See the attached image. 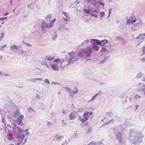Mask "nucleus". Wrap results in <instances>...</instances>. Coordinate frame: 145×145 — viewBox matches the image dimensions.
<instances>
[{
	"instance_id": "f257e3e1",
	"label": "nucleus",
	"mask_w": 145,
	"mask_h": 145,
	"mask_svg": "<svg viewBox=\"0 0 145 145\" xmlns=\"http://www.w3.org/2000/svg\"><path fill=\"white\" fill-rule=\"evenodd\" d=\"M130 132V134L132 135H136L133 139L131 138V136H130L129 137L130 140L132 142L133 144H136L137 143L141 142L143 137V136L142 133H139L137 134L136 132L133 130H131Z\"/></svg>"
},
{
	"instance_id": "f03ea898",
	"label": "nucleus",
	"mask_w": 145,
	"mask_h": 145,
	"mask_svg": "<svg viewBox=\"0 0 145 145\" xmlns=\"http://www.w3.org/2000/svg\"><path fill=\"white\" fill-rule=\"evenodd\" d=\"M25 137V134H23L21 135H18L17 136V140L15 143L16 145H23L27 141V139L26 137L23 142V140Z\"/></svg>"
},
{
	"instance_id": "7ed1b4c3",
	"label": "nucleus",
	"mask_w": 145,
	"mask_h": 145,
	"mask_svg": "<svg viewBox=\"0 0 145 145\" xmlns=\"http://www.w3.org/2000/svg\"><path fill=\"white\" fill-rule=\"evenodd\" d=\"M92 50L91 48L88 47L85 50L83 53V57L84 59H86V61L89 60V62H92L93 61L91 59L90 55L91 54Z\"/></svg>"
},
{
	"instance_id": "20e7f679",
	"label": "nucleus",
	"mask_w": 145,
	"mask_h": 145,
	"mask_svg": "<svg viewBox=\"0 0 145 145\" xmlns=\"http://www.w3.org/2000/svg\"><path fill=\"white\" fill-rule=\"evenodd\" d=\"M76 52H72L70 53H68L69 55V61L70 63L73 62L74 61H77L78 59V58L75 55Z\"/></svg>"
},
{
	"instance_id": "39448f33",
	"label": "nucleus",
	"mask_w": 145,
	"mask_h": 145,
	"mask_svg": "<svg viewBox=\"0 0 145 145\" xmlns=\"http://www.w3.org/2000/svg\"><path fill=\"white\" fill-rule=\"evenodd\" d=\"M51 27L49 24V23L48 24L44 20L42 21L41 26V31H44L45 28L50 29Z\"/></svg>"
},
{
	"instance_id": "423d86ee",
	"label": "nucleus",
	"mask_w": 145,
	"mask_h": 145,
	"mask_svg": "<svg viewBox=\"0 0 145 145\" xmlns=\"http://www.w3.org/2000/svg\"><path fill=\"white\" fill-rule=\"evenodd\" d=\"M24 115H21L18 118L17 120V123L18 124L21 126H23L24 125L22 121V120L24 119Z\"/></svg>"
},
{
	"instance_id": "0eeeda50",
	"label": "nucleus",
	"mask_w": 145,
	"mask_h": 145,
	"mask_svg": "<svg viewBox=\"0 0 145 145\" xmlns=\"http://www.w3.org/2000/svg\"><path fill=\"white\" fill-rule=\"evenodd\" d=\"M115 134L116 136V139L117 140H118L120 141V142H121V141L122 137L120 133L118 131L116 132Z\"/></svg>"
},
{
	"instance_id": "6e6552de",
	"label": "nucleus",
	"mask_w": 145,
	"mask_h": 145,
	"mask_svg": "<svg viewBox=\"0 0 145 145\" xmlns=\"http://www.w3.org/2000/svg\"><path fill=\"white\" fill-rule=\"evenodd\" d=\"M136 21V19L135 18L131 17L128 19L127 20V24H129L130 23H133Z\"/></svg>"
},
{
	"instance_id": "1a4fd4ad",
	"label": "nucleus",
	"mask_w": 145,
	"mask_h": 145,
	"mask_svg": "<svg viewBox=\"0 0 145 145\" xmlns=\"http://www.w3.org/2000/svg\"><path fill=\"white\" fill-rule=\"evenodd\" d=\"M47 60L45 57V58H44L41 61V63L42 64L45 65L47 67L50 69V66L49 65H48Z\"/></svg>"
},
{
	"instance_id": "9d476101",
	"label": "nucleus",
	"mask_w": 145,
	"mask_h": 145,
	"mask_svg": "<svg viewBox=\"0 0 145 145\" xmlns=\"http://www.w3.org/2000/svg\"><path fill=\"white\" fill-rule=\"evenodd\" d=\"M76 112H71L69 115V119L71 120H73L76 118Z\"/></svg>"
},
{
	"instance_id": "9b49d317",
	"label": "nucleus",
	"mask_w": 145,
	"mask_h": 145,
	"mask_svg": "<svg viewBox=\"0 0 145 145\" xmlns=\"http://www.w3.org/2000/svg\"><path fill=\"white\" fill-rule=\"evenodd\" d=\"M90 40L92 42H95L97 44L101 45L102 44L101 41L97 39H91Z\"/></svg>"
},
{
	"instance_id": "f8f14e48",
	"label": "nucleus",
	"mask_w": 145,
	"mask_h": 145,
	"mask_svg": "<svg viewBox=\"0 0 145 145\" xmlns=\"http://www.w3.org/2000/svg\"><path fill=\"white\" fill-rule=\"evenodd\" d=\"M88 118L86 117L83 116H80L79 120L81 122L84 123L88 120Z\"/></svg>"
},
{
	"instance_id": "ddd939ff",
	"label": "nucleus",
	"mask_w": 145,
	"mask_h": 145,
	"mask_svg": "<svg viewBox=\"0 0 145 145\" xmlns=\"http://www.w3.org/2000/svg\"><path fill=\"white\" fill-rule=\"evenodd\" d=\"M28 80L30 82H36V80H40L42 81V78H30Z\"/></svg>"
},
{
	"instance_id": "4468645a",
	"label": "nucleus",
	"mask_w": 145,
	"mask_h": 145,
	"mask_svg": "<svg viewBox=\"0 0 145 145\" xmlns=\"http://www.w3.org/2000/svg\"><path fill=\"white\" fill-rule=\"evenodd\" d=\"M8 137V139L9 140L11 141L12 140L13 138V135L12 133H8L7 134Z\"/></svg>"
},
{
	"instance_id": "2eb2a0df",
	"label": "nucleus",
	"mask_w": 145,
	"mask_h": 145,
	"mask_svg": "<svg viewBox=\"0 0 145 145\" xmlns=\"http://www.w3.org/2000/svg\"><path fill=\"white\" fill-rule=\"evenodd\" d=\"M58 63H57V65H56L54 63L52 65H51L50 67L53 70L55 71H57L58 70V67L57 66Z\"/></svg>"
},
{
	"instance_id": "dca6fc26",
	"label": "nucleus",
	"mask_w": 145,
	"mask_h": 145,
	"mask_svg": "<svg viewBox=\"0 0 145 145\" xmlns=\"http://www.w3.org/2000/svg\"><path fill=\"white\" fill-rule=\"evenodd\" d=\"M76 90L75 91H71L70 92H69V95L70 97H73L74 95L78 91V90L77 88H76Z\"/></svg>"
},
{
	"instance_id": "f3484780",
	"label": "nucleus",
	"mask_w": 145,
	"mask_h": 145,
	"mask_svg": "<svg viewBox=\"0 0 145 145\" xmlns=\"http://www.w3.org/2000/svg\"><path fill=\"white\" fill-rule=\"evenodd\" d=\"M88 3L94 5H96L97 3L96 0H87Z\"/></svg>"
},
{
	"instance_id": "a211bd4d",
	"label": "nucleus",
	"mask_w": 145,
	"mask_h": 145,
	"mask_svg": "<svg viewBox=\"0 0 145 145\" xmlns=\"http://www.w3.org/2000/svg\"><path fill=\"white\" fill-rule=\"evenodd\" d=\"M101 93V91H99V93H97L96 94H95L94 96H93L91 99L89 101H88V102H91V101H93L94 99H95V98L96 97H97V96L99 95L100 94H99V93Z\"/></svg>"
},
{
	"instance_id": "6ab92c4d",
	"label": "nucleus",
	"mask_w": 145,
	"mask_h": 145,
	"mask_svg": "<svg viewBox=\"0 0 145 145\" xmlns=\"http://www.w3.org/2000/svg\"><path fill=\"white\" fill-rule=\"evenodd\" d=\"M19 47L16 46L15 45H14L12 46L10 48V49L11 50H14L15 49L19 50Z\"/></svg>"
},
{
	"instance_id": "aec40b11",
	"label": "nucleus",
	"mask_w": 145,
	"mask_h": 145,
	"mask_svg": "<svg viewBox=\"0 0 145 145\" xmlns=\"http://www.w3.org/2000/svg\"><path fill=\"white\" fill-rule=\"evenodd\" d=\"M21 113L19 111V110H15V112H14V115L15 117H18L21 116L20 115Z\"/></svg>"
},
{
	"instance_id": "412c9836",
	"label": "nucleus",
	"mask_w": 145,
	"mask_h": 145,
	"mask_svg": "<svg viewBox=\"0 0 145 145\" xmlns=\"http://www.w3.org/2000/svg\"><path fill=\"white\" fill-rule=\"evenodd\" d=\"M45 57L46 58V59L48 61L53 60L54 58V56H52L50 55L46 56Z\"/></svg>"
},
{
	"instance_id": "4be33fe9",
	"label": "nucleus",
	"mask_w": 145,
	"mask_h": 145,
	"mask_svg": "<svg viewBox=\"0 0 145 145\" xmlns=\"http://www.w3.org/2000/svg\"><path fill=\"white\" fill-rule=\"evenodd\" d=\"M144 36H145V33L144 34H142L139 35V36L137 37L136 39H138L139 38H140L142 40H143L144 38Z\"/></svg>"
},
{
	"instance_id": "5701e85b",
	"label": "nucleus",
	"mask_w": 145,
	"mask_h": 145,
	"mask_svg": "<svg viewBox=\"0 0 145 145\" xmlns=\"http://www.w3.org/2000/svg\"><path fill=\"white\" fill-rule=\"evenodd\" d=\"M56 20V18H54L53 20H51L50 22H49V24L51 26V27H53V26L54 25V23L55 21Z\"/></svg>"
},
{
	"instance_id": "b1692460",
	"label": "nucleus",
	"mask_w": 145,
	"mask_h": 145,
	"mask_svg": "<svg viewBox=\"0 0 145 145\" xmlns=\"http://www.w3.org/2000/svg\"><path fill=\"white\" fill-rule=\"evenodd\" d=\"M92 46L94 51H97L99 49V47L95 45H92Z\"/></svg>"
},
{
	"instance_id": "393cba45",
	"label": "nucleus",
	"mask_w": 145,
	"mask_h": 145,
	"mask_svg": "<svg viewBox=\"0 0 145 145\" xmlns=\"http://www.w3.org/2000/svg\"><path fill=\"white\" fill-rule=\"evenodd\" d=\"M100 51L103 52H106L108 53L109 52V51L107 49V48L106 47H102L100 50Z\"/></svg>"
},
{
	"instance_id": "a878e982",
	"label": "nucleus",
	"mask_w": 145,
	"mask_h": 145,
	"mask_svg": "<svg viewBox=\"0 0 145 145\" xmlns=\"http://www.w3.org/2000/svg\"><path fill=\"white\" fill-rule=\"evenodd\" d=\"M63 138V137L62 136L57 137V138L56 139V140L57 141L59 142L62 140V139Z\"/></svg>"
},
{
	"instance_id": "bb28decb",
	"label": "nucleus",
	"mask_w": 145,
	"mask_h": 145,
	"mask_svg": "<svg viewBox=\"0 0 145 145\" xmlns=\"http://www.w3.org/2000/svg\"><path fill=\"white\" fill-rule=\"evenodd\" d=\"M89 41V39H87L84 40L82 44V46H84L86 44L88 43Z\"/></svg>"
},
{
	"instance_id": "cd10ccee",
	"label": "nucleus",
	"mask_w": 145,
	"mask_h": 145,
	"mask_svg": "<svg viewBox=\"0 0 145 145\" xmlns=\"http://www.w3.org/2000/svg\"><path fill=\"white\" fill-rule=\"evenodd\" d=\"M17 131L19 133L21 134L23 133L24 130H22L18 127L17 129Z\"/></svg>"
},
{
	"instance_id": "c85d7f7f",
	"label": "nucleus",
	"mask_w": 145,
	"mask_h": 145,
	"mask_svg": "<svg viewBox=\"0 0 145 145\" xmlns=\"http://www.w3.org/2000/svg\"><path fill=\"white\" fill-rule=\"evenodd\" d=\"M52 15L51 14H49L47 16L45 17L47 21L49 20L50 18L52 16Z\"/></svg>"
},
{
	"instance_id": "c756f323",
	"label": "nucleus",
	"mask_w": 145,
	"mask_h": 145,
	"mask_svg": "<svg viewBox=\"0 0 145 145\" xmlns=\"http://www.w3.org/2000/svg\"><path fill=\"white\" fill-rule=\"evenodd\" d=\"M89 113L88 112H86V113H84L83 114V116H85V117H86L88 119V118L89 116Z\"/></svg>"
},
{
	"instance_id": "7c9ffc66",
	"label": "nucleus",
	"mask_w": 145,
	"mask_h": 145,
	"mask_svg": "<svg viewBox=\"0 0 145 145\" xmlns=\"http://www.w3.org/2000/svg\"><path fill=\"white\" fill-rule=\"evenodd\" d=\"M142 73L141 72H139L137 74L136 77L137 78H139L142 77Z\"/></svg>"
},
{
	"instance_id": "2f4dec72",
	"label": "nucleus",
	"mask_w": 145,
	"mask_h": 145,
	"mask_svg": "<svg viewBox=\"0 0 145 145\" xmlns=\"http://www.w3.org/2000/svg\"><path fill=\"white\" fill-rule=\"evenodd\" d=\"M101 43H103L104 44L102 45V46H104V44L108 42V41L107 40H103L100 41Z\"/></svg>"
},
{
	"instance_id": "473e14b6",
	"label": "nucleus",
	"mask_w": 145,
	"mask_h": 145,
	"mask_svg": "<svg viewBox=\"0 0 145 145\" xmlns=\"http://www.w3.org/2000/svg\"><path fill=\"white\" fill-rule=\"evenodd\" d=\"M83 11L85 13L89 14L90 13L91 10H87L86 9H84Z\"/></svg>"
},
{
	"instance_id": "72a5a7b5",
	"label": "nucleus",
	"mask_w": 145,
	"mask_h": 145,
	"mask_svg": "<svg viewBox=\"0 0 145 145\" xmlns=\"http://www.w3.org/2000/svg\"><path fill=\"white\" fill-rule=\"evenodd\" d=\"M63 88H64L67 92H68L69 93V92H71V89L67 87H63Z\"/></svg>"
},
{
	"instance_id": "f704fd0d",
	"label": "nucleus",
	"mask_w": 145,
	"mask_h": 145,
	"mask_svg": "<svg viewBox=\"0 0 145 145\" xmlns=\"http://www.w3.org/2000/svg\"><path fill=\"white\" fill-rule=\"evenodd\" d=\"M99 10L97 9L95 10H92L91 11V12L92 13H93L94 14H97L99 12Z\"/></svg>"
},
{
	"instance_id": "c9c22d12",
	"label": "nucleus",
	"mask_w": 145,
	"mask_h": 145,
	"mask_svg": "<svg viewBox=\"0 0 145 145\" xmlns=\"http://www.w3.org/2000/svg\"><path fill=\"white\" fill-rule=\"evenodd\" d=\"M22 42L23 44H25L28 46L30 47L31 46V45L29 43H27L26 42H24V41H22Z\"/></svg>"
},
{
	"instance_id": "e433bc0d",
	"label": "nucleus",
	"mask_w": 145,
	"mask_h": 145,
	"mask_svg": "<svg viewBox=\"0 0 145 145\" xmlns=\"http://www.w3.org/2000/svg\"><path fill=\"white\" fill-rule=\"evenodd\" d=\"M63 13L65 15L66 18H69V17L68 15V14L67 12H63Z\"/></svg>"
},
{
	"instance_id": "4c0bfd02",
	"label": "nucleus",
	"mask_w": 145,
	"mask_h": 145,
	"mask_svg": "<svg viewBox=\"0 0 145 145\" xmlns=\"http://www.w3.org/2000/svg\"><path fill=\"white\" fill-rule=\"evenodd\" d=\"M19 53L20 54H26V52H25V51H23V50H20L19 52Z\"/></svg>"
},
{
	"instance_id": "58836bf2",
	"label": "nucleus",
	"mask_w": 145,
	"mask_h": 145,
	"mask_svg": "<svg viewBox=\"0 0 145 145\" xmlns=\"http://www.w3.org/2000/svg\"><path fill=\"white\" fill-rule=\"evenodd\" d=\"M98 1V2L100 5L104 6L105 5V4L101 1Z\"/></svg>"
},
{
	"instance_id": "ea45409f",
	"label": "nucleus",
	"mask_w": 145,
	"mask_h": 145,
	"mask_svg": "<svg viewBox=\"0 0 145 145\" xmlns=\"http://www.w3.org/2000/svg\"><path fill=\"white\" fill-rule=\"evenodd\" d=\"M29 130L27 129H25V130H24L23 133H26V135H29V133L28 132Z\"/></svg>"
},
{
	"instance_id": "a19ab883",
	"label": "nucleus",
	"mask_w": 145,
	"mask_h": 145,
	"mask_svg": "<svg viewBox=\"0 0 145 145\" xmlns=\"http://www.w3.org/2000/svg\"><path fill=\"white\" fill-rule=\"evenodd\" d=\"M77 57L79 56H82L83 57V53H82L80 52H78L77 54Z\"/></svg>"
},
{
	"instance_id": "79ce46f5",
	"label": "nucleus",
	"mask_w": 145,
	"mask_h": 145,
	"mask_svg": "<svg viewBox=\"0 0 145 145\" xmlns=\"http://www.w3.org/2000/svg\"><path fill=\"white\" fill-rule=\"evenodd\" d=\"M142 54L141 55V56H142L144 54H145V47L144 46L142 48Z\"/></svg>"
},
{
	"instance_id": "37998d69",
	"label": "nucleus",
	"mask_w": 145,
	"mask_h": 145,
	"mask_svg": "<svg viewBox=\"0 0 145 145\" xmlns=\"http://www.w3.org/2000/svg\"><path fill=\"white\" fill-rule=\"evenodd\" d=\"M92 129L91 127H89L87 131V133H89L90 132H91V131H92Z\"/></svg>"
},
{
	"instance_id": "c03bdc74",
	"label": "nucleus",
	"mask_w": 145,
	"mask_h": 145,
	"mask_svg": "<svg viewBox=\"0 0 145 145\" xmlns=\"http://www.w3.org/2000/svg\"><path fill=\"white\" fill-rule=\"evenodd\" d=\"M107 57H105L104 58H105L104 59L102 60L99 63H101V64L103 63L105 61V59H106L107 58Z\"/></svg>"
},
{
	"instance_id": "a18cd8bd",
	"label": "nucleus",
	"mask_w": 145,
	"mask_h": 145,
	"mask_svg": "<svg viewBox=\"0 0 145 145\" xmlns=\"http://www.w3.org/2000/svg\"><path fill=\"white\" fill-rule=\"evenodd\" d=\"M44 82L48 84H50V82L49 80L48 79H46L44 80Z\"/></svg>"
},
{
	"instance_id": "49530a36",
	"label": "nucleus",
	"mask_w": 145,
	"mask_h": 145,
	"mask_svg": "<svg viewBox=\"0 0 145 145\" xmlns=\"http://www.w3.org/2000/svg\"><path fill=\"white\" fill-rule=\"evenodd\" d=\"M134 97L136 99H138L141 97V96L139 95H136Z\"/></svg>"
},
{
	"instance_id": "de8ad7c7",
	"label": "nucleus",
	"mask_w": 145,
	"mask_h": 145,
	"mask_svg": "<svg viewBox=\"0 0 145 145\" xmlns=\"http://www.w3.org/2000/svg\"><path fill=\"white\" fill-rule=\"evenodd\" d=\"M62 123L63 124V125L64 126L66 125L67 124V122H65V121L64 120H62Z\"/></svg>"
},
{
	"instance_id": "09e8293b",
	"label": "nucleus",
	"mask_w": 145,
	"mask_h": 145,
	"mask_svg": "<svg viewBox=\"0 0 145 145\" xmlns=\"http://www.w3.org/2000/svg\"><path fill=\"white\" fill-rule=\"evenodd\" d=\"M26 52V54L27 53H28V54H29L28 55H31L32 54V52H31V51H30L29 50H27L26 51V52Z\"/></svg>"
},
{
	"instance_id": "8fccbe9b",
	"label": "nucleus",
	"mask_w": 145,
	"mask_h": 145,
	"mask_svg": "<svg viewBox=\"0 0 145 145\" xmlns=\"http://www.w3.org/2000/svg\"><path fill=\"white\" fill-rule=\"evenodd\" d=\"M100 14L101 17H102L105 15V13L104 12H100Z\"/></svg>"
},
{
	"instance_id": "3c124183",
	"label": "nucleus",
	"mask_w": 145,
	"mask_h": 145,
	"mask_svg": "<svg viewBox=\"0 0 145 145\" xmlns=\"http://www.w3.org/2000/svg\"><path fill=\"white\" fill-rule=\"evenodd\" d=\"M4 33L3 32L2 33H1V36L0 37V39L2 40L3 38V37L4 36Z\"/></svg>"
},
{
	"instance_id": "603ef678",
	"label": "nucleus",
	"mask_w": 145,
	"mask_h": 145,
	"mask_svg": "<svg viewBox=\"0 0 145 145\" xmlns=\"http://www.w3.org/2000/svg\"><path fill=\"white\" fill-rule=\"evenodd\" d=\"M140 61L141 62H145V57H143L142 59H140Z\"/></svg>"
},
{
	"instance_id": "864d4df0",
	"label": "nucleus",
	"mask_w": 145,
	"mask_h": 145,
	"mask_svg": "<svg viewBox=\"0 0 145 145\" xmlns=\"http://www.w3.org/2000/svg\"><path fill=\"white\" fill-rule=\"evenodd\" d=\"M36 97L37 99H40V96L39 94H37L36 95Z\"/></svg>"
},
{
	"instance_id": "5fc2aeb1",
	"label": "nucleus",
	"mask_w": 145,
	"mask_h": 145,
	"mask_svg": "<svg viewBox=\"0 0 145 145\" xmlns=\"http://www.w3.org/2000/svg\"><path fill=\"white\" fill-rule=\"evenodd\" d=\"M95 143H96L95 142H92L89 143L88 145H95Z\"/></svg>"
},
{
	"instance_id": "6e6d98bb",
	"label": "nucleus",
	"mask_w": 145,
	"mask_h": 145,
	"mask_svg": "<svg viewBox=\"0 0 145 145\" xmlns=\"http://www.w3.org/2000/svg\"><path fill=\"white\" fill-rule=\"evenodd\" d=\"M121 43L123 44H124L126 43L125 41L124 40V39L123 38H122V40H121Z\"/></svg>"
},
{
	"instance_id": "4d7b16f0",
	"label": "nucleus",
	"mask_w": 145,
	"mask_h": 145,
	"mask_svg": "<svg viewBox=\"0 0 145 145\" xmlns=\"http://www.w3.org/2000/svg\"><path fill=\"white\" fill-rule=\"evenodd\" d=\"M60 61V59H57L54 60V62L57 63L59 62Z\"/></svg>"
},
{
	"instance_id": "13d9d810",
	"label": "nucleus",
	"mask_w": 145,
	"mask_h": 145,
	"mask_svg": "<svg viewBox=\"0 0 145 145\" xmlns=\"http://www.w3.org/2000/svg\"><path fill=\"white\" fill-rule=\"evenodd\" d=\"M57 37V35H56V36L53 37L52 40H55L56 39Z\"/></svg>"
},
{
	"instance_id": "bf43d9fd",
	"label": "nucleus",
	"mask_w": 145,
	"mask_h": 145,
	"mask_svg": "<svg viewBox=\"0 0 145 145\" xmlns=\"http://www.w3.org/2000/svg\"><path fill=\"white\" fill-rule=\"evenodd\" d=\"M114 119H111L109 120V122L111 123H113L114 122Z\"/></svg>"
},
{
	"instance_id": "052dcab7",
	"label": "nucleus",
	"mask_w": 145,
	"mask_h": 145,
	"mask_svg": "<svg viewBox=\"0 0 145 145\" xmlns=\"http://www.w3.org/2000/svg\"><path fill=\"white\" fill-rule=\"evenodd\" d=\"M116 39H119L120 41L121 40H122V38L120 36L117 37H116Z\"/></svg>"
},
{
	"instance_id": "680f3d73",
	"label": "nucleus",
	"mask_w": 145,
	"mask_h": 145,
	"mask_svg": "<svg viewBox=\"0 0 145 145\" xmlns=\"http://www.w3.org/2000/svg\"><path fill=\"white\" fill-rule=\"evenodd\" d=\"M48 64H48V65H49L50 67L51 65H52L53 64V63L51 61H50L48 62Z\"/></svg>"
},
{
	"instance_id": "e2e57ef3",
	"label": "nucleus",
	"mask_w": 145,
	"mask_h": 145,
	"mask_svg": "<svg viewBox=\"0 0 145 145\" xmlns=\"http://www.w3.org/2000/svg\"><path fill=\"white\" fill-rule=\"evenodd\" d=\"M47 125H48V127H50V122H47Z\"/></svg>"
},
{
	"instance_id": "0e129e2a",
	"label": "nucleus",
	"mask_w": 145,
	"mask_h": 145,
	"mask_svg": "<svg viewBox=\"0 0 145 145\" xmlns=\"http://www.w3.org/2000/svg\"><path fill=\"white\" fill-rule=\"evenodd\" d=\"M67 142L66 141L63 142L61 145H67Z\"/></svg>"
},
{
	"instance_id": "69168bd1",
	"label": "nucleus",
	"mask_w": 145,
	"mask_h": 145,
	"mask_svg": "<svg viewBox=\"0 0 145 145\" xmlns=\"http://www.w3.org/2000/svg\"><path fill=\"white\" fill-rule=\"evenodd\" d=\"M62 113H63L64 114H66V113H67L65 112V111L64 110H62Z\"/></svg>"
},
{
	"instance_id": "338daca9",
	"label": "nucleus",
	"mask_w": 145,
	"mask_h": 145,
	"mask_svg": "<svg viewBox=\"0 0 145 145\" xmlns=\"http://www.w3.org/2000/svg\"><path fill=\"white\" fill-rule=\"evenodd\" d=\"M2 122H3V123H5V120H4V118H3V116H2Z\"/></svg>"
},
{
	"instance_id": "774afa93",
	"label": "nucleus",
	"mask_w": 145,
	"mask_h": 145,
	"mask_svg": "<svg viewBox=\"0 0 145 145\" xmlns=\"http://www.w3.org/2000/svg\"><path fill=\"white\" fill-rule=\"evenodd\" d=\"M7 46V45H3L2 46V48H1L2 49H3L4 48L6 47Z\"/></svg>"
}]
</instances>
